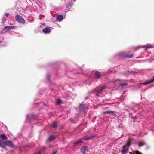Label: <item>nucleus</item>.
<instances>
[{
  "mask_svg": "<svg viewBox=\"0 0 154 154\" xmlns=\"http://www.w3.org/2000/svg\"><path fill=\"white\" fill-rule=\"evenodd\" d=\"M45 24V23H44L42 24L43 25H44Z\"/></svg>",
  "mask_w": 154,
  "mask_h": 154,
  "instance_id": "obj_34",
  "label": "nucleus"
},
{
  "mask_svg": "<svg viewBox=\"0 0 154 154\" xmlns=\"http://www.w3.org/2000/svg\"><path fill=\"white\" fill-rule=\"evenodd\" d=\"M6 145L12 148H13L14 147V144L11 141L9 140L6 142H5L3 140L0 139V147L6 149V148L5 147V146Z\"/></svg>",
  "mask_w": 154,
  "mask_h": 154,
  "instance_id": "obj_1",
  "label": "nucleus"
},
{
  "mask_svg": "<svg viewBox=\"0 0 154 154\" xmlns=\"http://www.w3.org/2000/svg\"><path fill=\"white\" fill-rule=\"evenodd\" d=\"M144 47L146 48V49L148 48H153V46L152 45L150 44H148L144 46Z\"/></svg>",
  "mask_w": 154,
  "mask_h": 154,
  "instance_id": "obj_18",
  "label": "nucleus"
},
{
  "mask_svg": "<svg viewBox=\"0 0 154 154\" xmlns=\"http://www.w3.org/2000/svg\"><path fill=\"white\" fill-rule=\"evenodd\" d=\"M6 19L4 17H3L2 18V21L3 23H5V22L6 21Z\"/></svg>",
  "mask_w": 154,
  "mask_h": 154,
  "instance_id": "obj_26",
  "label": "nucleus"
},
{
  "mask_svg": "<svg viewBox=\"0 0 154 154\" xmlns=\"http://www.w3.org/2000/svg\"><path fill=\"white\" fill-rule=\"evenodd\" d=\"M87 146H84L81 149V151L82 154H85V151L88 150Z\"/></svg>",
  "mask_w": 154,
  "mask_h": 154,
  "instance_id": "obj_10",
  "label": "nucleus"
},
{
  "mask_svg": "<svg viewBox=\"0 0 154 154\" xmlns=\"http://www.w3.org/2000/svg\"><path fill=\"white\" fill-rule=\"evenodd\" d=\"M9 15V14L8 13H7L5 14V15L7 17Z\"/></svg>",
  "mask_w": 154,
  "mask_h": 154,
  "instance_id": "obj_30",
  "label": "nucleus"
},
{
  "mask_svg": "<svg viewBox=\"0 0 154 154\" xmlns=\"http://www.w3.org/2000/svg\"><path fill=\"white\" fill-rule=\"evenodd\" d=\"M95 77L92 78L91 80L93 81H96L97 79H99L101 76V73L98 71H96L95 73Z\"/></svg>",
  "mask_w": 154,
  "mask_h": 154,
  "instance_id": "obj_8",
  "label": "nucleus"
},
{
  "mask_svg": "<svg viewBox=\"0 0 154 154\" xmlns=\"http://www.w3.org/2000/svg\"><path fill=\"white\" fill-rule=\"evenodd\" d=\"M88 108V107L86 104H83L82 103L79 106V109L80 111L85 112Z\"/></svg>",
  "mask_w": 154,
  "mask_h": 154,
  "instance_id": "obj_5",
  "label": "nucleus"
},
{
  "mask_svg": "<svg viewBox=\"0 0 154 154\" xmlns=\"http://www.w3.org/2000/svg\"><path fill=\"white\" fill-rule=\"evenodd\" d=\"M136 143L138 144V146L139 147H141V146L145 144V143L143 142H140L139 143Z\"/></svg>",
  "mask_w": 154,
  "mask_h": 154,
  "instance_id": "obj_19",
  "label": "nucleus"
},
{
  "mask_svg": "<svg viewBox=\"0 0 154 154\" xmlns=\"http://www.w3.org/2000/svg\"><path fill=\"white\" fill-rule=\"evenodd\" d=\"M96 136V135L95 134H92L89 136H85L83 138H82V140H86L88 139L93 137H95Z\"/></svg>",
  "mask_w": 154,
  "mask_h": 154,
  "instance_id": "obj_11",
  "label": "nucleus"
},
{
  "mask_svg": "<svg viewBox=\"0 0 154 154\" xmlns=\"http://www.w3.org/2000/svg\"><path fill=\"white\" fill-rule=\"evenodd\" d=\"M51 31V29L49 27H48L44 28L43 29V32L47 34L49 33Z\"/></svg>",
  "mask_w": 154,
  "mask_h": 154,
  "instance_id": "obj_12",
  "label": "nucleus"
},
{
  "mask_svg": "<svg viewBox=\"0 0 154 154\" xmlns=\"http://www.w3.org/2000/svg\"><path fill=\"white\" fill-rule=\"evenodd\" d=\"M17 28L16 26H5L4 28L1 30L0 32V34L2 35L3 34L7 32L8 31L13 29H16Z\"/></svg>",
  "mask_w": 154,
  "mask_h": 154,
  "instance_id": "obj_3",
  "label": "nucleus"
},
{
  "mask_svg": "<svg viewBox=\"0 0 154 154\" xmlns=\"http://www.w3.org/2000/svg\"><path fill=\"white\" fill-rule=\"evenodd\" d=\"M129 143H127L125 145L123 146L122 149L121 151V152L122 154H126L128 152V147L130 143H134L132 141V138L130 137L129 138Z\"/></svg>",
  "mask_w": 154,
  "mask_h": 154,
  "instance_id": "obj_2",
  "label": "nucleus"
},
{
  "mask_svg": "<svg viewBox=\"0 0 154 154\" xmlns=\"http://www.w3.org/2000/svg\"><path fill=\"white\" fill-rule=\"evenodd\" d=\"M50 75L49 74H47L46 76L47 79L49 81H50Z\"/></svg>",
  "mask_w": 154,
  "mask_h": 154,
  "instance_id": "obj_24",
  "label": "nucleus"
},
{
  "mask_svg": "<svg viewBox=\"0 0 154 154\" xmlns=\"http://www.w3.org/2000/svg\"><path fill=\"white\" fill-rule=\"evenodd\" d=\"M154 82V78L152 80H151L148 82H146L143 83L144 85H146Z\"/></svg>",
  "mask_w": 154,
  "mask_h": 154,
  "instance_id": "obj_16",
  "label": "nucleus"
},
{
  "mask_svg": "<svg viewBox=\"0 0 154 154\" xmlns=\"http://www.w3.org/2000/svg\"><path fill=\"white\" fill-rule=\"evenodd\" d=\"M56 19L59 21H60L63 20V18L62 15H58L56 17Z\"/></svg>",
  "mask_w": 154,
  "mask_h": 154,
  "instance_id": "obj_13",
  "label": "nucleus"
},
{
  "mask_svg": "<svg viewBox=\"0 0 154 154\" xmlns=\"http://www.w3.org/2000/svg\"><path fill=\"white\" fill-rule=\"evenodd\" d=\"M82 139H79L76 142H75V144L76 146H77L78 145L82 143L83 142L82 140Z\"/></svg>",
  "mask_w": 154,
  "mask_h": 154,
  "instance_id": "obj_17",
  "label": "nucleus"
},
{
  "mask_svg": "<svg viewBox=\"0 0 154 154\" xmlns=\"http://www.w3.org/2000/svg\"><path fill=\"white\" fill-rule=\"evenodd\" d=\"M43 104L45 106H46V105L44 103H43Z\"/></svg>",
  "mask_w": 154,
  "mask_h": 154,
  "instance_id": "obj_33",
  "label": "nucleus"
},
{
  "mask_svg": "<svg viewBox=\"0 0 154 154\" xmlns=\"http://www.w3.org/2000/svg\"><path fill=\"white\" fill-rule=\"evenodd\" d=\"M106 88V87L105 86L101 87L99 88L98 90L93 91V93L96 96H98L100 94L102 93L103 92Z\"/></svg>",
  "mask_w": 154,
  "mask_h": 154,
  "instance_id": "obj_4",
  "label": "nucleus"
},
{
  "mask_svg": "<svg viewBox=\"0 0 154 154\" xmlns=\"http://www.w3.org/2000/svg\"><path fill=\"white\" fill-rule=\"evenodd\" d=\"M38 154H40V153H38Z\"/></svg>",
  "mask_w": 154,
  "mask_h": 154,
  "instance_id": "obj_36",
  "label": "nucleus"
},
{
  "mask_svg": "<svg viewBox=\"0 0 154 154\" xmlns=\"http://www.w3.org/2000/svg\"><path fill=\"white\" fill-rule=\"evenodd\" d=\"M70 97H71V98H73L76 96V95L75 94H72V93H71L70 94Z\"/></svg>",
  "mask_w": 154,
  "mask_h": 154,
  "instance_id": "obj_25",
  "label": "nucleus"
},
{
  "mask_svg": "<svg viewBox=\"0 0 154 154\" xmlns=\"http://www.w3.org/2000/svg\"><path fill=\"white\" fill-rule=\"evenodd\" d=\"M118 55L119 57L120 58L126 57L131 58L133 57V56L132 54H131V55H129L128 54H125L123 52H122L119 53L118 54Z\"/></svg>",
  "mask_w": 154,
  "mask_h": 154,
  "instance_id": "obj_7",
  "label": "nucleus"
},
{
  "mask_svg": "<svg viewBox=\"0 0 154 154\" xmlns=\"http://www.w3.org/2000/svg\"><path fill=\"white\" fill-rule=\"evenodd\" d=\"M56 136L55 135H51L49 137L48 139V141H52L56 138Z\"/></svg>",
  "mask_w": 154,
  "mask_h": 154,
  "instance_id": "obj_14",
  "label": "nucleus"
},
{
  "mask_svg": "<svg viewBox=\"0 0 154 154\" xmlns=\"http://www.w3.org/2000/svg\"><path fill=\"white\" fill-rule=\"evenodd\" d=\"M73 2H69L66 5V7L68 9L71 8L73 5Z\"/></svg>",
  "mask_w": 154,
  "mask_h": 154,
  "instance_id": "obj_15",
  "label": "nucleus"
},
{
  "mask_svg": "<svg viewBox=\"0 0 154 154\" xmlns=\"http://www.w3.org/2000/svg\"><path fill=\"white\" fill-rule=\"evenodd\" d=\"M57 153V151H56L54 152L52 154H56Z\"/></svg>",
  "mask_w": 154,
  "mask_h": 154,
  "instance_id": "obj_32",
  "label": "nucleus"
},
{
  "mask_svg": "<svg viewBox=\"0 0 154 154\" xmlns=\"http://www.w3.org/2000/svg\"><path fill=\"white\" fill-rule=\"evenodd\" d=\"M37 118L36 116L32 114L30 115H28L26 116V120L32 119H35Z\"/></svg>",
  "mask_w": 154,
  "mask_h": 154,
  "instance_id": "obj_9",
  "label": "nucleus"
},
{
  "mask_svg": "<svg viewBox=\"0 0 154 154\" xmlns=\"http://www.w3.org/2000/svg\"><path fill=\"white\" fill-rule=\"evenodd\" d=\"M56 103L57 104H59L61 103V100L59 99L57 100Z\"/></svg>",
  "mask_w": 154,
  "mask_h": 154,
  "instance_id": "obj_22",
  "label": "nucleus"
},
{
  "mask_svg": "<svg viewBox=\"0 0 154 154\" xmlns=\"http://www.w3.org/2000/svg\"><path fill=\"white\" fill-rule=\"evenodd\" d=\"M135 154H142V153L138 151H135Z\"/></svg>",
  "mask_w": 154,
  "mask_h": 154,
  "instance_id": "obj_27",
  "label": "nucleus"
},
{
  "mask_svg": "<svg viewBox=\"0 0 154 154\" xmlns=\"http://www.w3.org/2000/svg\"><path fill=\"white\" fill-rule=\"evenodd\" d=\"M112 112L110 111H106L105 112V113H110L111 112Z\"/></svg>",
  "mask_w": 154,
  "mask_h": 154,
  "instance_id": "obj_29",
  "label": "nucleus"
},
{
  "mask_svg": "<svg viewBox=\"0 0 154 154\" xmlns=\"http://www.w3.org/2000/svg\"><path fill=\"white\" fill-rule=\"evenodd\" d=\"M52 127L54 128H55L57 126V124L55 122H54L52 124Z\"/></svg>",
  "mask_w": 154,
  "mask_h": 154,
  "instance_id": "obj_21",
  "label": "nucleus"
},
{
  "mask_svg": "<svg viewBox=\"0 0 154 154\" xmlns=\"http://www.w3.org/2000/svg\"><path fill=\"white\" fill-rule=\"evenodd\" d=\"M116 81V80H114L112 82H113L114 83H115V82Z\"/></svg>",
  "mask_w": 154,
  "mask_h": 154,
  "instance_id": "obj_31",
  "label": "nucleus"
},
{
  "mask_svg": "<svg viewBox=\"0 0 154 154\" xmlns=\"http://www.w3.org/2000/svg\"><path fill=\"white\" fill-rule=\"evenodd\" d=\"M0 137L3 140H5L7 138V136L3 134H2L0 135Z\"/></svg>",
  "mask_w": 154,
  "mask_h": 154,
  "instance_id": "obj_20",
  "label": "nucleus"
},
{
  "mask_svg": "<svg viewBox=\"0 0 154 154\" xmlns=\"http://www.w3.org/2000/svg\"><path fill=\"white\" fill-rule=\"evenodd\" d=\"M127 85V83L126 82H124L123 83H120L119 84V86H124Z\"/></svg>",
  "mask_w": 154,
  "mask_h": 154,
  "instance_id": "obj_23",
  "label": "nucleus"
},
{
  "mask_svg": "<svg viewBox=\"0 0 154 154\" xmlns=\"http://www.w3.org/2000/svg\"><path fill=\"white\" fill-rule=\"evenodd\" d=\"M91 82H89L88 81H87L86 82V84L88 85H89L91 84Z\"/></svg>",
  "mask_w": 154,
  "mask_h": 154,
  "instance_id": "obj_28",
  "label": "nucleus"
},
{
  "mask_svg": "<svg viewBox=\"0 0 154 154\" xmlns=\"http://www.w3.org/2000/svg\"><path fill=\"white\" fill-rule=\"evenodd\" d=\"M129 154H132V153H130Z\"/></svg>",
  "mask_w": 154,
  "mask_h": 154,
  "instance_id": "obj_35",
  "label": "nucleus"
},
{
  "mask_svg": "<svg viewBox=\"0 0 154 154\" xmlns=\"http://www.w3.org/2000/svg\"><path fill=\"white\" fill-rule=\"evenodd\" d=\"M16 20L19 23L21 24H24L25 23V20L20 15L17 14L15 16Z\"/></svg>",
  "mask_w": 154,
  "mask_h": 154,
  "instance_id": "obj_6",
  "label": "nucleus"
}]
</instances>
